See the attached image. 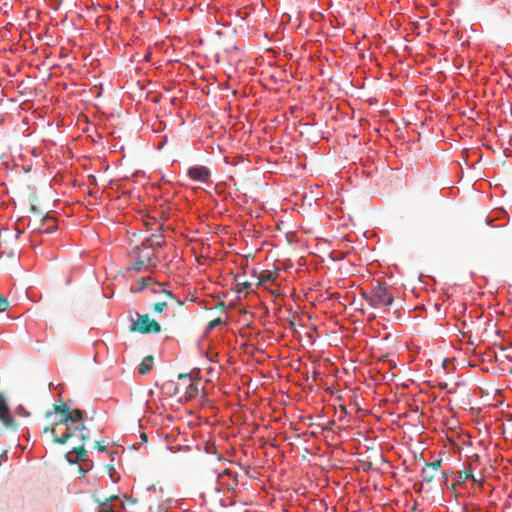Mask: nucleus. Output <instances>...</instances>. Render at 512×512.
Masks as SVG:
<instances>
[{"label":"nucleus","instance_id":"obj_4","mask_svg":"<svg viewBox=\"0 0 512 512\" xmlns=\"http://www.w3.org/2000/svg\"><path fill=\"white\" fill-rule=\"evenodd\" d=\"M187 176L192 181L199 183H208L211 178V172L205 166H192L187 170Z\"/></svg>","mask_w":512,"mask_h":512},{"label":"nucleus","instance_id":"obj_23","mask_svg":"<svg viewBox=\"0 0 512 512\" xmlns=\"http://www.w3.org/2000/svg\"><path fill=\"white\" fill-rule=\"evenodd\" d=\"M221 322H222V321H221V318H216V319L212 320V321L209 323V327H210V328H214V327H216V326L220 325V324H221Z\"/></svg>","mask_w":512,"mask_h":512},{"label":"nucleus","instance_id":"obj_29","mask_svg":"<svg viewBox=\"0 0 512 512\" xmlns=\"http://www.w3.org/2000/svg\"><path fill=\"white\" fill-rule=\"evenodd\" d=\"M50 415H51V412H49V411H48V412H46V417H47V418H48V417H50Z\"/></svg>","mask_w":512,"mask_h":512},{"label":"nucleus","instance_id":"obj_27","mask_svg":"<svg viewBox=\"0 0 512 512\" xmlns=\"http://www.w3.org/2000/svg\"><path fill=\"white\" fill-rule=\"evenodd\" d=\"M471 479L476 483H480L482 481L481 479L476 478L474 475L471 477Z\"/></svg>","mask_w":512,"mask_h":512},{"label":"nucleus","instance_id":"obj_9","mask_svg":"<svg viewBox=\"0 0 512 512\" xmlns=\"http://www.w3.org/2000/svg\"><path fill=\"white\" fill-rule=\"evenodd\" d=\"M72 431L74 432L73 437L78 438L82 443H86L87 441H89L90 434L87 431V427L84 424L73 427Z\"/></svg>","mask_w":512,"mask_h":512},{"label":"nucleus","instance_id":"obj_21","mask_svg":"<svg viewBox=\"0 0 512 512\" xmlns=\"http://www.w3.org/2000/svg\"><path fill=\"white\" fill-rule=\"evenodd\" d=\"M9 306V302L6 298L0 295V313L4 312Z\"/></svg>","mask_w":512,"mask_h":512},{"label":"nucleus","instance_id":"obj_1","mask_svg":"<svg viewBox=\"0 0 512 512\" xmlns=\"http://www.w3.org/2000/svg\"><path fill=\"white\" fill-rule=\"evenodd\" d=\"M364 299L368 304L377 309L388 310L394 301V296L387 286L377 284L368 294L363 293Z\"/></svg>","mask_w":512,"mask_h":512},{"label":"nucleus","instance_id":"obj_22","mask_svg":"<svg viewBox=\"0 0 512 512\" xmlns=\"http://www.w3.org/2000/svg\"><path fill=\"white\" fill-rule=\"evenodd\" d=\"M95 448L100 450V451H103V452H106L107 451V446L103 445L101 442L99 441H96L95 442Z\"/></svg>","mask_w":512,"mask_h":512},{"label":"nucleus","instance_id":"obj_25","mask_svg":"<svg viewBox=\"0 0 512 512\" xmlns=\"http://www.w3.org/2000/svg\"><path fill=\"white\" fill-rule=\"evenodd\" d=\"M178 379L179 380H182V379H189L190 381H192L191 377L189 374H179L178 375Z\"/></svg>","mask_w":512,"mask_h":512},{"label":"nucleus","instance_id":"obj_3","mask_svg":"<svg viewBox=\"0 0 512 512\" xmlns=\"http://www.w3.org/2000/svg\"><path fill=\"white\" fill-rule=\"evenodd\" d=\"M129 331L141 334H157L161 332V325L156 320L151 319L148 314H138L137 320L132 323Z\"/></svg>","mask_w":512,"mask_h":512},{"label":"nucleus","instance_id":"obj_8","mask_svg":"<svg viewBox=\"0 0 512 512\" xmlns=\"http://www.w3.org/2000/svg\"><path fill=\"white\" fill-rule=\"evenodd\" d=\"M115 501H118V497L115 495L105 498L103 502L99 503L98 512H122L123 504L121 502L113 503Z\"/></svg>","mask_w":512,"mask_h":512},{"label":"nucleus","instance_id":"obj_28","mask_svg":"<svg viewBox=\"0 0 512 512\" xmlns=\"http://www.w3.org/2000/svg\"><path fill=\"white\" fill-rule=\"evenodd\" d=\"M148 263H149L150 266H153V267L156 266V264L152 262L151 258H148Z\"/></svg>","mask_w":512,"mask_h":512},{"label":"nucleus","instance_id":"obj_20","mask_svg":"<svg viewBox=\"0 0 512 512\" xmlns=\"http://www.w3.org/2000/svg\"><path fill=\"white\" fill-rule=\"evenodd\" d=\"M144 265H145L144 260H138V261L132 263L131 269H133L135 271H141Z\"/></svg>","mask_w":512,"mask_h":512},{"label":"nucleus","instance_id":"obj_10","mask_svg":"<svg viewBox=\"0 0 512 512\" xmlns=\"http://www.w3.org/2000/svg\"><path fill=\"white\" fill-rule=\"evenodd\" d=\"M278 274L271 271H263L258 277V285H264L267 282L275 283Z\"/></svg>","mask_w":512,"mask_h":512},{"label":"nucleus","instance_id":"obj_14","mask_svg":"<svg viewBox=\"0 0 512 512\" xmlns=\"http://www.w3.org/2000/svg\"><path fill=\"white\" fill-rule=\"evenodd\" d=\"M70 415L72 419L69 420V425L81 421L84 417V412L80 409L70 408Z\"/></svg>","mask_w":512,"mask_h":512},{"label":"nucleus","instance_id":"obj_11","mask_svg":"<svg viewBox=\"0 0 512 512\" xmlns=\"http://www.w3.org/2000/svg\"><path fill=\"white\" fill-rule=\"evenodd\" d=\"M152 362H153V356H151V355L146 356L142 360L140 367L138 369L139 374L146 375L147 373H149L152 369Z\"/></svg>","mask_w":512,"mask_h":512},{"label":"nucleus","instance_id":"obj_17","mask_svg":"<svg viewBox=\"0 0 512 512\" xmlns=\"http://www.w3.org/2000/svg\"><path fill=\"white\" fill-rule=\"evenodd\" d=\"M60 427H61V426H60V425H56V422H55V423H53V424H51V425H49V426H46V427L43 429V432H44V433H46V434H47V433H50L53 437H54V436H58V435L56 434V431H57V429H58V428H60Z\"/></svg>","mask_w":512,"mask_h":512},{"label":"nucleus","instance_id":"obj_6","mask_svg":"<svg viewBox=\"0 0 512 512\" xmlns=\"http://www.w3.org/2000/svg\"><path fill=\"white\" fill-rule=\"evenodd\" d=\"M0 421L6 428L15 429L16 424L10 415V409L7 404L6 398L0 393Z\"/></svg>","mask_w":512,"mask_h":512},{"label":"nucleus","instance_id":"obj_18","mask_svg":"<svg viewBox=\"0 0 512 512\" xmlns=\"http://www.w3.org/2000/svg\"><path fill=\"white\" fill-rule=\"evenodd\" d=\"M459 476H458V482H465L467 481L468 479H471V477H473V474L470 470L468 471H460L458 472Z\"/></svg>","mask_w":512,"mask_h":512},{"label":"nucleus","instance_id":"obj_26","mask_svg":"<svg viewBox=\"0 0 512 512\" xmlns=\"http://www.w3.org/2000/svg\"><path fill=\"white\" fill-rule=\"evenodd\" d=\"M190 389H191V390H197L196 383H194L193 381H192V382H191V384H190Z\"/></svg>","mask_w":512,"mask_h":512},{"label":"nucleus","instance_id":"obj_24","mask_svg":"<svg viewBox=\"0 0 512 512\" xmlns=\"http://www.w3.org/2000/svg\"><path fill=\"white\" fill-rule=\"evenodd\" d=\"M155 240H153L152 238L150 239V241L152 242L151 245H154V244H157V245H160V241L158 239L162 238V236H154Z\"/></svg>","mask_w":512,"mask_h":512},{"label":"nucleus","instance_id":"obj_19","mask_svg":"<svg viewBox=\"0 0 512 512\" xmlns=\"http://www.w3.org/2000/svg\"><path fill=\"white\" fill-rule=\"evenodd\" d=\"M235 281L238 286H242L245 289H249L251 287V283L249 281L241 279L239 275L236 276Z\"/></svg>","mask_w":512,"mask_h":512},{"label":"nucleus","instance_id":"obj_16","mask_svg":"<svg viewBox=\"0 0 512 512\" xmlns=\"http://www.w3.org/2000/svg\"><path fill=\"white\" fill-rule=\"evenodd\" d=\"M44 223H48V222H52L54 223V218L49 216V215H46L43 220H42ZM56 230V225L55 224H52V225H49V227H47L46 229H44L42 232L44 233H51L53 231Z\"/></svg>","mask_w":512,"mask_h":512},{"label":"nucleus","instance_id":"obj_15","mask_svg":"<svg viewBox=\"0 0 512 512\" xmlns=\"http://www.w3.org/2000/svg\"><path fill=\"white\" fill-rule=\"evenodd\" d=\"M152 282H154V280L150 276L139 279L138 280L139 287H138L137 291L138 292L143 291L145 288L149 287Z\"/></svg>","mask_w":512,"mask_h":512},{"label":"nucleus","instance_id":"obj_2","mask_svg":"<svg viewBox=\"0 0 512 512\" xmlns=\"http://www.w3.org/2000/svg\"><path fill=\"white\" fill-rule=\"evenodd\" d=\"M53 409L55 413L60 415V419L56 422V425H65V431L61 434V436H54V443L65 444L74 436L72 427L69 425V420L72 419L70 415V407L67 403H62L60 405L54 404Z\"/></svg>","mask_w":512,"mask_h":512},{"label":"nucleus","instance_id":"obj_13","mask_svg":"<svg viewBox=\"0 0 512 512\" xmlns=\"http://www.w3.org/2000/svg\"><path fill=\"white\" fill-rule=\"evenodd\" d=\"M170 300L167 298H163L162 300L155 302L152 305V309L156 313H162L168 307Z\"/></svg>","mask_w":512,"mask_h":512},{"label":"nucleus","instance_id":"obj_12","mask_svg":"<svg viewBox=\"0 0 512 512\" xmlns=\"http://www.w3.org/2000/svg\"><path fill=\"white\" fill-rule=\"evenodd\" d=\"M72 453H75L76 454V459H75V462H78V461H85L86 460V456H87V451L84 447V445H79L77 447H74L70 452L69 454H72Z\"/></svg>","mask_w":512,"mask_h":512},{"label":"nucleus","instance_id":"obj_5","mask_svg":"<svg viewBox=\"0 0 512 512\" xmlns=\"http://www.w3.org/2000/svg\"><path fill=\"white\" fill-rule=\"evenodd\" d=\"M164 283H157L155 282V285L150 288V292L155 295H160L163 298H167L170 300V303L182 307L184 305V302L180 300L179 298L175 297L173 293L167 289L164 288Z\"/></svg>","mask_w":512,"mask_h":512},{"label":"nucleus","instance_id":"obj_30","mask_svg":"<svg viewBox=\"0 0 512 512\" xmlns=\"http://www.w3.org/2000/svg\"><path fill=\"white\" fill-rule=\"evenodd\" d=\"M145 439H146V435H145V434H143V435H142V440H145Z\"/></svg>","mask_w":512,"mask_h":512},{"label":"nucleus","instance_id":"obj_7","mask_svg":"<svg viewBox=\"0 0 512 512\" xmlns=\"http://www.w3.org/2000/svg\"><path fill=\"white\" fill-rule=\"evenodd\" d=\"M441 464V459H437L431 463H426L425 468H423L421 472L423 480L427 483H431L435 478V473L440 469Z\"/></svg>","mask_w":512,"mask_h":512}]
</instances>
